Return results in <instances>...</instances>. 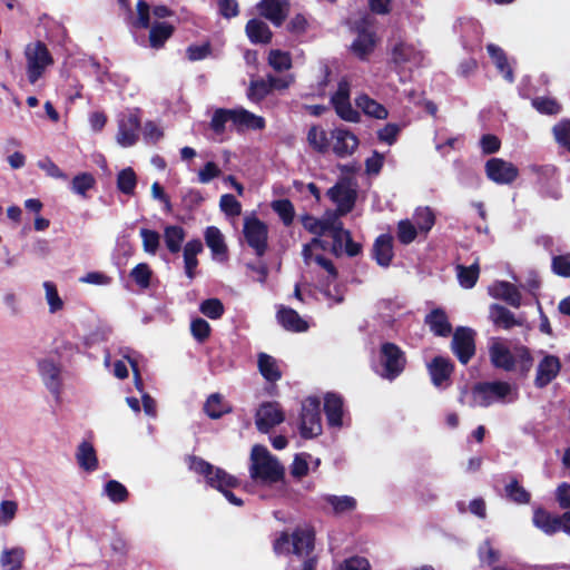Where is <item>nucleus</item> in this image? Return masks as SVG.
<instances>
[{
	"mask_svg": "<svg viewBox=\"0 0 570 570\" xmlns=\"http://www.w3.org/2000/svg\"><path fill=\"white\" fill-rule=\"evenodd\" d=\"M413 222L420 232L426 234L434 226L435 216L430 207H419L413 215Z\"/></svg>",
	"mask_w": 570,
	"mask_h": 570,
	"instance_id": "45",
	"label": "nucleus"
},
{
	"mask_svg": "<svg viewBox=\"0 0 570 570\" xmlns=\"http://www.w3.org/2000/svg\"><path fill=\"white\" fill-rule=\"evenodd\" d=\"M327 196L336 204L338 213L346 215L353 209L357 195L347 181H340L328 189Z\"/></svg>",
	"mask_w": 570,
	"mask_h": 570,
	"instance_id": "16",
	"label": "nucleus"
},
{
	"mask_svg": "<svg viewBox=\"0 0 570 570\" xmlns=\"http://www.w3.org/2000/svg\"><path fill=\"white\" fill-rule=\"evenodd\" d=\"M137 185V176L132 168L121 169L117 175V188L126 195H132Z\"/></svg>",
	"mask_w": 570,
	"mask_h": 570,
	"instance_id": "46",
	"label": "nucleus"
},
{
	"mask_svg": "<svg viewBox=\"0 0 570 570\" xmlns=\"http://www.w3.org/2000/svg\"><path fill=\"white\" fill-rule=\"evenodd\" d=\"M528 169L535 176V184L543 196L554 199L560 197L557 168L553 165H530Z\"/></svg>",
	"mask_w": 570,
	"mask_h": 570,
	"instance_id": "13",
	"label": "nucleus"
},
{
	"mask_svg": "<svg viewBox=\"0 0 570 570\" xmlns=\"http://www.w3.org/2000/svg\"><path fill=\"white\" fill-rule=\"evenodd\" d=\"M338 210H327L320 219L323 229V236L332 238V252L340 256L346 254L350 257L357 256L362 250V245L352 239L351 233L343 227Z\"/></svg>",
	"mask_w": 570,
	"mask_h": 570,
	"instance_id": "3",
	"label": "nucleus"
},
{
	"mask_svg": "<svg viewBox=\"0 0 570 570\" xmlns=\"http://www.w3.org/2000/svg\"><path fill=\"white\" fill-rule=\"evenodd\" d=\"M424 322L436 336L446 337L452 332V325L449 322L448 315L441 308H434L431 311L425 316Z\"/></svg>",
	"mask_w": 570,
	"mask_h": 570,
	"instance_id": "26",
	"label": "nucleus"
},
{
	"mask_svg": "<svg viewBox=\"0 0 570 570\" xmlns=\"http://www.w3.org/2000/svg\"><path fill=\"white\" fill-rule=\"evenodd\" d=\"M257 365L259 373L266 381L277 382L281 380L282 371L279 362L275 357L262 352L257 355Z\"/></svg>",
	"mask_w": 570,
	"mask_h": 570,
	"instance_id": "29",
	"label": "nucleus"
},
{
	"mask_svg": "<svg viewBox=\"0 0 570 570\" xmlns=\"http://www.w3.org/2000/svg\"><path fill=\"white\" fill-rule=\"evenodd\" d=\"M104 492L114 503L124 502L128 498L126 487L116 480L108 481L105 485Z\"/></svg>",
	"mask_w": 570,
	"mask_h": 570,
	"instance_id": "57",
	"label": "nucleus"
},
{
	"mask_svg": "<svg viewBox=\"0 0 570 570\" xmlns=\"http://www.w3.org/2000/svg\"><path fill=\"white\" fill-rule=\"evenodd\" d=\"M200 312L209 318L217 320L224 313L223 303L217 298H209L200 304Z\"/></svg>",
	"mask_w": 570,
	"mask_h": 570,
	"instance_id": "62",
	"label": "nucleus"
},
{
	"mask_svg": "<svg viewBox=\"0 0 570 570\" xmlns=\"http://www.w3.org/2000/svg\"><path fill=\"white\" fill-rule=\"evenodd\" d=\"M151 274L150 267L146 263H140L131 269L130 277L139 287L147 288L150 285Z\"/></svg>",
	"mask_w": 570,
	"mask_h": 570,
	"instance_id": "60",
	"label": "nucleus"
},
{
	"mask_svg": "<svg viewBox=\"0 0 570 570\" xmlns=\"http://www.w3.org/2000/svg\"><path fill=\"white\" fill-rule=\"evenodd\" d=\"M371 566L367 559L363 557H352L344 560L335 570H370Z\"/></svg>",
	"mask_w": 570,
	"mask_h": 570,
	"instance_id": "63",
	"label": "nucleus"
},
{
	"mask_svg": "<svg viewBox=\"0 0 570 570\" xmlns=\"http://www.w3.org/2000/svg\"><path fill=\"white\" fill-rule=\"evenodd\" d=\"M324 411L331 426L341 428L343 422V400L340 395L327 393L324 400Z\"/></svg>",
	"mask_w": 570,
	"mask_h": 570,
	"instance_id": "27",
	"label": "nucleus"
},
{
	"mask_svg": "<svg viewBox=\"0 0 570 570\" xmlns=\"http://www.w3.org/2000/svg\"><path fill=\"white\" fill-rule=\"evenodd\" d=\"M45 297L49 306V312L55 314L63 308V301L58 294L57 286L50 281L43 283Z\"/></svg>",
	"mask_w": 570,
	"mask_h": 570,
	"instance_id": "48",
	"label": "nucleus"
},
{
	"mask_svg": "<svg viewBox=\"0 0 570 570\" xmlns=\"http://www.w3.org/2000/svg\"><path fill=\"white\" fill-rule=\"evenodd\" d=\"M321 402L315 396L305 399L302 403L299 431L305 439L317 436L322 433Z\"/></svg>",
	"mask_w": 570,
	"mask_h": 570,
	"instance_id": "9",
	"label": "nucleus"
},
{
	"mask_svg": "<svg viewBox=\"0 0 570 570\" xmlns=\"http://www.w3.org/2000/svg\"><path fill=\"white\" fill-rule=\"evenodd\" d=\"M186 233L181 226L168 225L164 228V242L171 254H177L181 249Z\"/></svg>",
	"mask_w": 570,
	"mask_h": 570,
	"instance_id": "37",
	"label": "nucleus"
},
{
	"mask_svg": "<svg viewBox=\"0 0 570 570\" xmlns=\"http://www.w3.org/2000/svg\"><path fill=\"white\" fill-rule=\"evenodd\" d=\"M406 365L404 352L394 343H383L380 348L375 373L390 382L399 377Z\"/></svg>",
	"mask_w": 570,
	"mask_h": 570,
	"instance_id": "7",
	"label": "nucleus"
},
{
	"mask_svg": "<svg viewBox=\"0 0 570 570\" xmlns=\"http://www.w3.org/2000/svg\"><path fill=\"white\" fill-rule=\"evenodd\" d=\"M490 318L497 326L505 330L520 325L511 311L498 304L490 306Z\"/></svg>",
	"mask_w": 570,
	"mask_h": 570,
	"instance_id": "40",
	"label": "nucleus"
},
{
	"mask_svg": "<svg viewBox=\"0 0 570 570\" xmlns=\"http://www.w3.org/2000/svg\"><path fill=\"white\" fill-rule=\"evenodd\" d=\"M505 494L507 497L519 504L529 503L531 495L530 493L519 484L517 480H512L505 485Z\"/></svg>",
	"mask_w": 570,
	"mask_h": 570,
	"instance_id": "54",
	"label": "nucleus"
},
{
	"mask_svg": "<svg viewBox=\"0 0 570 570\" xmlns=\"http://www.w3.org/2000/svg\"><path fill=\"white\" fill-rule=\"evenodd\" d=\"M244 237L257 256H263L267 250L268 228L257 217H246L243 228Z\"/></svg>",
	"mask_w": 570,
	"mask_h": 570,
	"instance_id": "10",
	"label": "nucleus"
},
{
	"mask_svg": "<svg viewBox=\"0 0 570 570\" xmlns=\"http://www.w3.org/2000/svg\"><path fill=\"white\" fill-rule=\"evenodd\" d=\"M220 210L228 217H237L242 213V205L232 194H224L219 199Z\"/></svg>",
	"mask_w": 570,
	"mask_h": 570,
	"instance_id": "58",
	"label": "nucleus"
},
{
	"mask_svg": "<svg viewBox=\"0 0 570 570\" xmlns=\"http://www.w3.org/2000/svg\"><path fill=\"white\" fill-rule=\"evenodd\" d=\"M314 550V532L309 529H296L292 535L282 533L274 542L277 554L293 553L286 570H314L316 560Z\"/></svg>",
	"mask_w": 570,
	"mask_h": 570,
	"instance_id": "1",
	"label": "nucleus"
},
{
	"mask_svg": "<svg viewBox=\"0 0 570 570\" xmlns=\"http://www.w3.org/2000/svg\"><path fill=\"white\" fill-rule=\"evenodd\" d=\"M451 351L463 365L475 354V332L470 327H458L452 336Z\"/></svg>",
	"mask_w": 570,
	"mask_h": 570,
	"instance_id": "11",
	"label": "nucleus"
},
{
	"mask_svg": "<svg viewBox=\"0 0 570 570\" xmlns=\"http://www.w3.org/2000/svg\"><path fill=\"white\" fill-rule=\"evenodd\" d=\"M373 255L377 264L389 266L393 258V239L390 235H380L373 246Z\"/></svg>",
	"mask_w": 570,
	"mask_h": 570,
	"instance_id": "30",
	"label": "nucleus"
},
{
	"mask_svg": "<svg viewBox=\"0 0 570 570\" xmlns=\"http://www.w3.org/2000/svg\"><path fill=\"white\" fill-rule=\"evenodd\" d=\"M533 524L546 534H554L559 531L570 533V511L556 515L544 509L538 508L533 513Z\"/></svg>",
	"mask_w": 570,
	"mask_h": 570,
	"instance_id": "12",
	"label": "nucleus"
},
{
	"mask_svg": "<svg viewBox=\"0 0 570 570\" xmlns=\"http://www.w3.org/2000/svg\"><path fill=\"white\" fill-rule=\"evenodd\" d=\"M189 469L204 475L207 484L222 492L230 504L243 505V500L232 492V489L238 484L236 478L197 456L189 458Z\"/></svg>",
	"mask_w": 570,
	"mask_h": 570,
	"instance_id": "5",
	"label": "nucleus"
},
{
	"mask_svg": "<svg viewBox=\"0 0 570 570\" xmlns=\"http://www.w3.org/2000/svg\"><path fill=\"white\" fill-rule=\"evenodd\" d=\"M321 291L327 299L333 301L335 304H341L344 301L345 287L341 284H336L335 281L331 278L325 279Z\"/></svg>",
	"mask_w": 570,
	"mask_h": 570,
	"instance_id": "52",
	"label": "nucleus"
},
{
	"mask_svg": "<svg viewBox=\"0 0 570 570\" xmlns=\"http://www.w3.org/2000/svg\"><path fill=\"white\" fill-rule=\"evenodd\" d=\"M227 122L234 126V109L217 108L212 116L209 127L216 135H223Z\"/></svg>",
	"mask_w": 570,
	"mask_h": 570,
	"instance_id": "43",
	"label": "nucleus"
},
{
	"mask_svg": "<svg viewBox=\"0 0 570 570\" xmlns=\"http://www.w3.org/2000/svg\"><path fill=\"white\" fill-rule=\"evenodd\" d=\"M140 118L137 111H130L119 119L117 142L122 147H130L138 139Z\"/></svg>",
	"mask_w": 570,
	"mask_h": 570,
	"instance_id": "17",
	"label": "nucleus"
},
{
	"mask_svg": "<svg viewBox=\"0 0 570 570\" xmlns=\"http://www.w3.org/2000/svg\"><path fill=\"white\" fill-rule=\"evenodd\" d=\"M487 50L491 59L493 60L497 69L503 75V78L509 81H514L513 71L508 62L505 52L497 45L489 43Z\"/></svg>",
	"mask_w": 570,
	"mask_h": 570,
	"instance_id": "34",
	"label": "nucleus"
},
{
	"mask_svg": "<svg viewBox=\"0 0 570 570\" xmlns=\"http://www.w3.org/2000/svg\"><path fill=\"white\" fill-rule=\"evenodd\" d=\"M333 151L340 158L351 156L358 146L357 137L347 129L336 128L332 131Z\"/></svg>",
	"mask_w": 570,
	"mask_h": 570,
	"instance_id": "23",
	"label": "nucleus"
},
{
	"mask_svg": "<svg viewBox=\"0 0 570 570\" xmlns=\"http://www.w3.org/2000/svg\"><path fill=\"white\" fill-rule=\"evenodd\" d=\"M266 126L265 119L247 109L239 107L234 108V127L237 131L243 130H262Z\"/></svg>",
	"mask_w": 570,
	"mask_h": 570,
	"instance_id": "25",
	"label": "nucleus"
},
{
	"mask_svg": "<svg viewBox=\"0 0 570 570\" xmlns=\"http://www.w3.org/2000/svg\"><path fill=\"white\" fill-rule=\"evenodd\" d=\"M285 470L269 451L259 444L253 446L250 452V478L261 484L272 485L283 481Z\"/></svg>",
	"mask_w": 570,
	"mask_h": 570,
	"instance_id": "4",
	"label": "nucleus"
},
{
	"mask_svg": "<svg viewBox=\"0 0 570 570\" xmlns=\"http://www.w3.org/2000/svg\"><path fill=\"white\" fill-rule=\"evenodd\" d=\"M552 132L557 142L570 151V120H561L554 125Z\"/></svg>",
	"mask_w": 570,
	"mask_h": 570,
	"instance_id": "59",
	"label": "nucleus"
},
{
	"mask_svg": "<svg viewBox=\"0 0 570 570\" xmlns=\"http://www.w3.org/2000/svg\"><path fill=\"white\" fill-rule=\"evenodd\" d=\"M487 177L499 185H510L519 176L518 168L502 158H491L485 164Z\"/></svg>",
	"mask_w": 570,
	"mask_h": 570,
	"instance_id": "14",
	"label": "nucleus"
},
{
	"mask_svg": "<svg viewBox=\"0 0 570 570\" xmlns=\"http://www.w3.org/2000/svg\"><path fill=\"white\" fill-rule=\"evenodd\" d=\"M308 144L318 153H326L330 147L327 134L324 129L317 126L309 128L307 134Z\"/></svg>",
	"mask_w": 570,
	"mask_h": 570,
	"instance_id": "47",
	"label": "nucleus"
},
{
	"mask_svg": "<svg viewBox=\"0 0 570 570\" xmlns=\"http://www.w3.org/2000/svg\"><path fill=\"white\" fill-rule=\"evenodd\" d=\"M26 72L28 81L35 85L46 72V69L53 65V58L47 46L41 41L27 45L24 49Z\"/></svg>",
	"mask_w": 570,
	"mask_h": 570,
	"instance_id": "8",
	"label": "nucleus"
},
{
	"mask_svg": "<svg viewBox=\"0 0 570 570\" xmlns=\"http://www.w3.org/2000/svg\"><path fill=\"white\" fill-rule=\"evenodd\" d=\"M139 234L142 240L144 250L147 254L155 255L160 246L159 233L153 229L141 228Z\"/></svg>",
	"mask_w": 570,
	"mask_h": 570,
	"instance_id": "55",
	"label": "nucleus"
},
{
	"mask_svg": "<svg viewBox=\"0 0 570 570\" xmlns=\"http://www.w3.org/2000/svg\"><path fill=\"white\" fill-rule=\"evenodd\" d=\"M268 63L276 71L288 70L292 67L291 55L278 49L271 50Z\"/></svg>",
	"mask_w": 570,
	"mask_h": 570,
	"instance_id": "56",
	"label": "nucleus"
},
{
	"mask_svg": "<svg viewBox=\"0 0 570 570\" xmlns=\"http://www.w3.org/2000/svg\"><path fill=\"white\" fill-rule=\"evenodd\" d=\"M76 460L79 466L87 472H92L98 468L96 450L90 442L82 441L78 445L76 452Z\"/></svg>",
	"mask_w": 570,
	"mask_h": 570,
	"instance_id": "31",
	"label": "nucleus"
},
{
	"mask_svg": "<svg viewBox=\"0 0 570 570\" xmlns=\"http://www.w3.org/2000/svg\"><path fill=\"white\" fill-rule=\"evenodd\" d=\"M489 355L494 367L508 372L515 370V351H511L504 343L492 342L489 347Z\"/></svg>",
	"mask_w": 570,
	"mask_h": 570,
	"instance_id": "21",
	"label": "nucleus"
},
{
	"mask_svg": "<svg viewBox=\"0 0 570 570\" xmlns=\"http://www.w3.org/2000/svg\"><path fill=\"white\" fill-rule=\"evenodd\" d=\"M203 243L199 239H191L184 246V267L185 274L189 279L196 275L198 266L197 255L203 252Z\"/></svg>",
	"mask_w": 570,
	"mask_h": 570,
	"instance_id": "28",
	"label": "nucleus"
},
{
	"mask_svg": "<svg viewBox=\"0 0 570 570\" xmlns=\"http://www.w3.org/2000/svg\"><path fill=\"white\" fill-rule=\"evenodd\" d=\"M416 235L417 228L411 220L404 219L399 223L397 238L402 244L407 245L412 243L416 238Z\"/></svg>",
	"mask_w": 570,
	"mask_h": 570,
	"instance_id": "61",
	"label": "nucleus"
},
{
	"mask_svg": "<svg viewBox=\"0 0 570 570\" xmlns=\"http://www.w3.org/2000/svg\"><path fill=\"white\" fill-rule=\"evenodd\" d=\"M271 91L272 85L268 79L253 80L247 90V97L249 100L258 102L263 100Z\"/></svg>",
	"mask_w": 570,
	"mask_h": 570,
	"instance_id": "51",
	"label": "nucleus"
},
{
	"mask_svg": "<svg viewBox=\"0 0 570 570\" xmlns=\"http://www.w3.org/2000/svg\"><path fill=\"white\" fill-rule=\"evenodd\" d=\"M26 558V551L21 547L4 549L0 554L2 570H21Z\"/></svg>",
	"mask_w": 570,
	"mask_h": 570,
	"instance_id": "35",
	"label": "nucleus"
},
{
	"mask_svg": "<svg viewBox=\"0 0 570 570\" xmlns=\"http://www.w3.org/2000/svg\"><path fill=\"white\" fill-rule=\"evenodd\" d=\"M370 19L363 20V27L358 29L356 39L353 41L351 48L355 56L365 59L375 47V33L367 28Z\"/></svg>",
	"mask_w": 570,
	"mask_h": 570,
	"instance_id": "24",
	"label": "nucleus"
},
{
	"mask_svg": "<svg viewBox=\"0 0 570 570\" xmlns=\"http://www.w3.org/2000/svg\"><path fill=\"white\" fill-rule=\"evenodd\" d=\"M284 421V414L278 403H263L255 415V423L261 432H268L275 425Z\"/></svg>",
	"mask_w": 570,
	"mask_h": 570,
	"instance_id": "19",
	"label": "nucleus"
},
{
	"mask_svg": "<svg viewBox=\"0 0 570 570\" xmlns=\"http://www.w3.org/2000/svg\"><path fill=\"white\" fill-rule=\"evenodd\" d=\"M258 8L261 13L276 27H279L284 22L286 14L279 0H262Z\"/></svg>",
	"mask_w": 570,
	"mask_h": 570,
	"instance_id": "39",
	"label": "nucleus"
},
{
	"mask_svg": "<svg viewBox=\"0 0 570 570\" xmlns=\"http://www.w3.org/2000/svg\"><path fill=\"white\" fill-rule=\"evenodd\" d=\"M272 209L279 216L285 226H289L295 216L294 206L288 199H277L272 203Z\"/></svg>",
	"mask_w": 570,
	"mask_h": 570,
	"instance_id": "49",
	"label": "nucleus"
},
{
	"mask_svg": "<svg viewBox=\"0 0 570 570\" xmlns=\"http://www.w3.org/2000/svg\"><path fill=\"white\" fill-rule=\"evenodd\" d=\"M40 376L47 389L58 399L61 391L60 367L52 360H41L38 363Z\"/></svg>",
	"mask_w": 570,
	"mask_h": 570,
	"instance_id": "22",
	"label": "nucleus"
},
{
	"mask_svg": "<svg viewBox=\"0 0 570 570\" xmlns=\"http://www.w3.org/2000/svg\"><path fill=\"white\" fill-rule=\"evenodd\" d=\"M134 28L138 29H147L149 30V46L153 49H160L164 47L165 42L173 36L174 26L163 21L155 22L150 26V8L149 4L139 0L137 3V18L131 22Z\"/></svg>",
	"mask_w": 570,
	"mask_h": 570,
	"instance_id": "6",
	"label": "nucleus"
},
{
	"mask_svg": "<svg viewBox=\"0 0 570 570\" xmlns=\"http://www.w3.org/2000/svg\"><path fill=\"white\" fill-rule=\"evenodd\" d=\"M454 370L452 361L444 356H435L428 363V372L432 384L439 390H445L450 385V379Z\"/></svg>",
	"mask_w": 570,
	"mask_h": 570,
	"instance_id": "15",
	"label": "nucleus"
},
{
	"mask_svg": "<svg viewBox=\"0 0 570 570\" xmlns=\"http://www.w3.org/2000/svg\"><path fill=\"white\" fill-rule=\"evenodd\" d=\"M204 411L210 419H219L224 413L228 412L223 403L222 395L218 393L210 394L204 405Z\"/></svg>",
	"mask_w": 570,
	"mask_h": 570,
	"instance_id": "50",
	"label": "nucleus"
},
{
	"mask_svg": "<svg viewBox=\"0 0 570 570\" xmlns=\"http://www.w3.org/2000/svg\"><path fill=\"white\" fill-rule=\"evenodd\" d=\"M277 318L288 331L304 332L307 330V323L293 308L282 306L277 312Z\"/></svg>",
	"mask_w": 570,
	"mask_h": 570,
	"instance_id": "32",
	"label": "nucleus"
},
{
	"mask_svg": "<svg viewBox=\"0 0 570 570\" xmlns=\"http://www.w3.org/2000/svg\"><path fill=\"white\" fill-rule=\"evenodd\" d=\"M519 399L515 384L504 381L480 382L471 390L470 406L489 407L494 403L510 404Z\"/></svg>",
	"mask_w": 570,
	"mask_h": 570,
	"instance_id": "2",
	"label": "nucleus"
},
{
	"mask_svg": "<svg viewBox=\"0 0 570 570\" xmlns=\"http://www.w3.org/2000/svg\"><path fill=\"white\" fill-rule=\"evenodd\" d=\"M491 294L494 297L505 301L513 307H519L521 305V294L519 289L511 283L498 282L491 287Z\"/></svg>",
	"mask_w": 570,
	"mask_h": 570,
	"instance_id": "33",
	"label": "nucleus"
},
{
	"mask_svg": "<svg viewBox=\"0 0 570 570\" xmlns=\"http://www.w3.org/2000/svg\"><path fill=\"white\" fill-rule=\"evenodd\" d=\"M357 108H360L365 115L376 118V119H385L389 116L387 109L370 98L367 95H360L355 99Z\"/></svg>",
	"mask_w": 570,
	"mask_h": 570,
	"instance_id": "38",
	"label": "nucleus"
},
{
	"mask_svg": "<svg viewBox=\"0 0 570 570\" xmlns=\"http://www.w3.org/2000/svg\"><path fill=\"white\" fill-rule=\"evenodd\" d=\"M205 240L214 256L225 255L227 253L224 235L217 227L209 226L206 228Z\"/></svg>",
	"mask_w": 570,
	"mask_h": 570,
	"instance_id": "41",
	"label": "nucleus"
},
{
	"mask_svg": "<svg viewBox=\"0 0 570 570\" xmlns=\"http://www.w3.org/2000/svg\"><path fill=\"white\" fill-rule=\"evenodd\" d=\"M552 271L557 275L570 277V254L553 256Z\"/></svg>",
	"mask_w": 570,
	"mask_h": 570,
	"instance_id": "64",
	"label": "nucleus"
},
{
	"mask_svg": "<svg viewBox=\"0 0 570 570\" xmlns=\"http://www.w3.org/2000/svg\"><path fill=\"white\" fill-rule=\"evenodd\" d=\"M423 60V53L413 45L401 42L393 48L392 61L396 69H409L417 67Z\"/></svg>",
	"mask_w": 570,
	"mask_h": 570,
	"instance_id": "18",
	"label": "nucleus"
},
{
	"mask_svg": "<svg viewBox=\"0 0 570 570\" xmlns=\"http://www.w3.org/2000/svg\"><path fill=\"white\" fill-rule=\"evenodd\" d=\"M479 277V265L478 263L472 264L470 267H464L462 265L458 266V278L460 285L464 288H472Z\"/></svg>",
	"mask_w": 570,
	"mask_h": 570,
	"instance_id": "53",
	"label": "nucleus"
},
{
	"mask_svg": "<svg viewBox=\"0 0 570 570\" xmlns=\"http://www.w3.org/2000/svg\"><path fill=\"white\" fill-rule=\"evenodd\" d=\"M560 370L561 362L559 357L550 354L544 355L537 366L535 386L542 389L549 385L558 376Z\"/></svg>",
	"mask_w": 570,
	"mask_h": 570,
	"instance_id": "20",
	"label": "nucleus"
},
{
	"mask_svg": "<svg viewBox=\"0 0 570 570\" xmlns=\"http://www.w3.org/2000/svg\"><path fill=\"white\" fill-rule=\"evenodd\" d=\"M246 33L254 43H268L272 39L269 27L262 20L250 19L246 24Z\"/></svg>",
	"mask_w": 570,
	"mask_h": 570,
	"instance_id": "36",
	"label": "nucleus"
},
{
	"mask_svg": "<svg viewBox=\"0 0 570 570\" xmlns=\"http://www.w3.org/2000/svg\"><path fill=\"white\" fill-rule=\"evenodd\" d=\"M323 501L331 505L336 514L350 512L356 508V500L350 495L325 494Z\"/></svg>",
	"mask_w": 570,
	"mask_h": 570,
	"instance_id": "44",
	"label": "nucleus"
},
{
	"mask_svg": "<svg viewBox=\"0 0 570 570\" xmlns=\"http://www.w3.org/2000/svg\"><path fill=\"white\" fill-rule=\"evenodd\" d=\"M96 185V179L90 173H80L76 175L70 183V190L80 196L83 199H87L88 191L91 190Z\"/></svg>",
	"mask_w": 570,
	"mask_h": 570,
	"instance_id": "42",
	"label": "nucleus"
}]
</instances>
